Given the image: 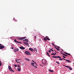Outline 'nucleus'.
Returning <instances> with one entry per match:
<instances>
[{
	"label": "nucleus",
	"mask_w": 74,
	"mask_h": 74,
	"mask_svg": "<svg viewBox=\"0 0 74 74\" xmlns=\"http://www.w3.org/2000/svg\"><path fill=\"white\" fill-rule=\"evenodd\" d=\"M25 53L26 54V55H31V54L30 53V52L28 51H25Z\"/></svg>",
	"instance_id": "1"
},
{
	"label": "nucleus",
	"mask_w": 74,
	"mask_h": 74,
	"mask_svg": "<svg viewBox=\"0 0 74 74\" xmlns=\"http://www.w3.org/2000/svg\"><path fill=\"white\" fill-rule=\"evenodd\" d=\"M5 47L3 45H2V44L0 43V49H3Z\"/></svg>",
	"instance_id": "2"
},
{
	"label": "nucleus",
	"mask_w": 74,
	"mask_h": 74,
	"mask_svg": "<svg viewBox=\"0 0 74 74\" xmlns=\"http://www.w3.org/2000/svg\"><path fill=\"white\" fill-rule=\"evenodd\" d=\"M8 68L10 71H13V73L14 72V71H13V70H12V68H11V67L10 66H9Z\"/></svg>",
	"instance_id": "3"
},
{
	"label": "nucleus",
	"mask_w": 74,
	"mask_h": 74,
	"mask_svg": "<svg viewBox=\"0 0 74 74\" xmlns=\"http://www.w3.org/2000/svg\"><path fill=\"white\" fill-rule=\"evenodd\" d=\"M64 66H65V67H66L69 68V69L70 70H73V69L72 68L70 67V66H65V65H64Z\"/></svg>",
	"instance_id": "4"
},
{
	"label": "nucleus",
	"mask_w": 74,
	"mask_h": 74,
	"mask_svg": "<svg viewBox=\"0 0 74 74\" xmlns=\"http://www.w3.org/2000/svg\"><path fill=\"white\" fill-rule=\"evenodd\" d=\"M14 52H18V51H19V49L18 48H15L13 50Z\"/></svg>",
	"instance_id": "5"
},
{
	"label": "nucleus",
	"mask_w": 74,
	"mask_h": 74,
	"mask_svg": "<svg viewBox=\"0 0 74 74\" xmlns=\"http://www.w3.org/2000/svg\"><path fill=\"white\" fill-rule=\"evenodd\" d=\"M24 44H25L27 46V47H29V44L28 43H27L26 42H23Z\"/></svg>",
	"instance_id": "6"
},
{
	"label": "nucleus",
	"mask_w": 74,
	"mask_h": 74,
	"mask_svg": "<svg viewBox=\"0 0 74 74\" xmlns=\"http://www.w3.org/2000/svg\"><path fill=\"white\" fill-rule=\"evenodd\" d=\"M25 38H26V37H22L20 38H18V39L19 40H23V39H25Z\"/></svg>",
	"instance_id": "7"
},
{
	"label": "nucleus",
	"mask_w": 74,
	"mask_h": 74,
	"mask_svg": "<svg viewBox=\"0 0 74 74\" xmlns=\"http://www.w3.org/2000/svg\"><path fill=\"white\" fill-rule=\"evenodd\" d=\"M20 48L21 49H22L23 50H24V49H25V47H21V46L20 47Z\"/></svg>",
	"instance_id": "8"
},
{
	"label": "nucleus",
	"mask_w": 74,
	"mask_h": 74,
	"mask_svg": "<svg viewBox=\"0 0 74 74\" xmlns=\"http://www.w3.org/2000/svg\"><path fill=\"white\" fill-rule=\"evenodd\" d=\"M29 50H30V51H32V52H33V51H34V52H35V51L33 50L32 48H29Z\"/></svg>",
	"instance_id": "9"
},
{
	"label": "nucleus",
	"mask_w": 74,
	"mask_h": 74,
	"mask_svg": "<svg viewBox=\"0 0 74 74\" xmlns=\"http://www.w3.org/2000/svg\"><path fill=\"white\" fill-rule=\"evenodd\" d=\"M66 60V62H68L69 63H71V61H70V60Z\"/></svg>",
	"instance_id": "10"
},
{
	"label": "nucleus",
	"mask_w": 74,
	"mask_h": 74,
	"mask_svg": "<svg viewBox=\"0 0 74 74\" xmlns=\"http://www.w3.org/2000/svg\"><path fill=\"white\" fill-rule=\"evenodd\" d=\"M31 65H32V66H34V64L33 62H31Z\"/></svg>",
	"instance_id": "11"
},
{
	"label": "nucleus",
	"mask_w": 74,
	"mask_h": 74,
	"mask_svg": "<svg viewBox=\"0 0 74 74\" xmlns=\"http://www.w3.org/2000/svg\"><path fill=\"white\" fill-rule=\"evenodd\" d=\"M47 37H48L46 36V38H47V40H49H49H50V39L49 38H48Z\"/></svg>",
	"instance_id": "12"
},
{
	"label": "nucleus",
	"mask_w": 74,
	"mask_h": 74,
	"mask_svg": "<svg viewBox=\"0 0 74 74\" xmlns=\"http://www.w3.org/2000/svg\"><path fill=\"white\" fill-rule=\"evenodd\" d=\"M25 41L27 42H29V40H28V39H25Z\"/></svg>",
	"instance_id": "13"
},
{
	"label": "nucleus",
	"mask_w": 74,
	"mask_h": 74,
	"mask_svg": "<svg viewBox=\"0 0 74 74\" xmlns=\"http://www.w3.org/2000/svg\"><path fill=\"white\" fill-rule=\"evenodd\" d=\"M56 49L57 51H60V49L58 48H57L55 46Z\"/></svg>",
	"instance_id": "14"
},
{
	"label": "nucleus",
	"mask_w": 74,
	"mask_h": 74,
	"mask_svg": "<svg viewBox=\"0 0 74 74\" xmlns=\"http://www.w3.org/2000/svg\"><path fill=\"white\" fill-rule=\"evenodd\" d=\"M49 71H50V72H51V73H52V72H53V71L52 70H49Z\"/></svg>",
	"instance_id": "15"
},
{
	"label": "nucleus",
	"mask_w": 74,
	"mask_h": 74,
	"mask_svg": "<svg viewBox=\"0 0 74 74\" xmlns=\"http://www.w3.org/2000/svg\"><path fill=\"white\" fill-rule=\"evenodd\" d=\"M52 58H55L56 59L57 58V56H53L52 57Z\"/></svg>",
	"instance_id": "16"
},
{
	"label": "nucleus",
	"mask_w": 74,
	"mask_h": 74,
	"mask_svg": "<svg viewBox=\"0 0 74 74\" xmlns=\"http://www.w3.org/2000/svg\"><path fill=\"white\" fill-rule=\"evenodd\" d=\"M43 40H44L45 41H47V39H46V38H43Z\"/></svg>",
	"instance_id": "17"
},
{
	"label": "nucleus",
	"mask_w": 74,
	"mask_h": 74,
	"mask_svg": "<svg viewBox=\"0 0 74 74\" xmlns=\"http://www.w3.org/2000/svg\"><path fill=\"white\" fill-rule=\"evenodd\" d=\"M51 55H54V56H55V54L53 53H51Z\"/></svg>",
	"instance_id": "18"
},
{
	"label": "nucleus",
	"mask_w": 74,
	"mask_h": 74,
	"mask_svg": "<svg viewBox=\"0 0 74 74\" xmlns=\"http://www.w3.org/2000/svg\"><path fill=\"white\" fill-rule=\"evenodd\" d=\"M17 70H18V71H21V69H19V68H17Z\"/></svg>",
	"instance_id": "19"
},
{
	"label": "nucleus",
	"mask_w": 74,
	"mask_h": 74,
	"mask_svg": "<svg viewBox=\"0 0 74 74\" xmlns=\"http://www.w3.org/2000/svg\"><path fill=\"white\" fill-rule=\"evenodd\" d=\"M57 58H61V57L60 56H57Z\"/></svg>",
	"instance_id": "20"
},
{
	"label": "nucleus",
	"mask_w": 74,
	"mask_h": 74,
	"mask_svg": "<svg viewBox=\"0 0 74 74\" xmlns=\"http://www.w3.org/2000/svg\"><path fill=\"white\" fill-rule=\"evenodd\" d=\"M44 62V63H45V65H46V64H47V61L45 60Z\"/></svg>",
	"instance_id": "21"
},
{
	"label": "nucleus",
	"mask_w": 74,
	"mask_h": 74,
	"mask_svg": "<svg viewBox=\"0 0 74 74\" xmlns=\"http://www.w3.org/2000/svg\"><path fill=\"white\" fill-rule=\"evenodd\" d=\"M42 62L43 64H44V65H45V63H44V62Z\"/></svg>",
	"instance_id": "22"
},
{
	"label": "nucleus",
	"mask_w": 74,
	"mask_h": 74,
	"mask_svg": "<svg viewBox=\"0 0 74 74\" xmlns=\"http://www.w3.org/2000/svg\"><path fill=\"white\" fill-rule=\"evenodd\" d=\"M34 49V50H35L36 51V52H37V49L36 48H35Z\"/></svg>",
	"instance_id": "23"
},
{
	"label": "nucleus",
	"mask_w": 74,
	"mask_h": 74,
	"mask_svg": "<svg viewBox=\"0 0 74 74\" xmlns=\"http://www.w3.org/2000/svg\"><path fill=\"white\" fill-rule=\"evenodd\" d=\"M46 55L47 56H48V55H49V53H48V52H47L46 53Z\"/></svg>",
	"instance_id": "24"
},
{
	"label": "nucleus",
	"mask_w": 74,
	"mask_h": 74,
	"mask_svg": "<svg viewBox=\"0 0 74 74\" xmlns=\"http://www.w3.org/2000/svg\"><path fill=\"white\" fill-rule=\"evenodd\" d=\"M59 60H63V59L61 58H59Z\"/></svg>",
	"instance_id": "25"
},
{
	"label": "nucleus",
	"mask_w": 74,
	"mask_h": 74,
	"mask_svg": "<svg viewBox=\"0 0 74 74\" xmlns=\"http://www.w3.org/2000/svg\"><path fill=\"white\" fill-rule=\"evenodd\" d=\"M17 43H18V44H22V42H18V41Z\"/></svg>",
	"instance_id": "26"
},
{
	"label": "nucleus",
	"mask_w": 74,
	"mask_h": 74,
	"mask_svg": "<svg viewBox=\"0 0 74 74\" xmlns=\"http://www.w3.org/2000/svg\"><path fill=\"white\" fill-rule=\"evenodd\" d=\"M14 66L16 67H17V65L16 64H14Z\"/></svg>",
	"instance_id": "27"
},
{
	"label": "nucleus",
	"mask_w": 74,
	"mask_h": 74,
	"mask_svg": "<svg viewBox=\"0 0 74 74\" xmlns=\"http://www.w3.org/2000/svg\"><path fill=\"white\" fill-rule=\"evenodd\" d=\"M34 40H36V36H35L34 37Z\"/></svg>",
	"instance_id": "28"
},
{
	"label": "nucleus",
	"mask_w": 74,
	"mask_h": 74,
	"mask_svg": "<svg viewBox=\"0 0 74 74\" xmlns=\"http://www.w3.org/2000/svg\"><path fill=\"white\" fill-rule=\"evenodd\" d=\"M50 50H51V51H53V52H54V51H53V50L52 49H50Z\"/></svg>",
	"instance_id": "29"
},
{
	"label": "nucleus",
	"mask_w": 74,
	"mask_h": 74,
	"mask_svg": "<svg viewBox=\"0 0 74 74\" xmlns=\"http://www.w3.org/2000/svg\"><path fill=\"white\" fill-rule=\"evenodd\" d=\"M56 63H58V64H60V63L58 62H56Z\"/></svg>",
	"instance_id": "30"
},
{
	"label": "nucleus",
	"mask_w": 74,
	"mask_h": 74,
	"mask_svg": "<svg viewBox=\"0 0 74 74\" xmlns=\"http://www.w3.org/2000/svg\"><path fill=\"white\" fill-rule=\"evenodd\" d=\"M2 64L1 63V61H0V66H1Z\"/></svg>",
	"instance_id": "31"
},
{
	"label": "nucleus",
	"mask_w": 74,
	"mask_h": 74,
	"mask_svg": "<svg viewBox=\"0 0 74 74\" xmlns=\"http://www.w3.org/2000/svg\"><path fill=\"white\" fill-rule=\"evenodd\" d=\"M34 67H35V68H37V66H33Z\"/></svg>",
	"instance_id": "32"
},
{
	"label": "nucleus",
	"mask_w": 74,
	"mask_h": 74,
	"mask_svg": "<svg viewBox=\"0 0 74 74\" xmlns=\"http://www.w3.org/2000/svg\"><path fill=\"white\" fill-rule=\"evenodd\" d=\"M62 56L64 58H66V57L64 56Z\"/></svg>",
	"instance_id": "33"
},
{
	"label": "nucleus",
	"mask_w": 74,
	"mask_h": 74,
	"mask_svg": "<svg viewBox=\"0 0 74 74\" xmlns=\"http://www.w3.org/2000/svg\"><path fill=\"white\" fill-rule=\"evenodd\" d=\"M34 63L35 64H36V66H37V64L36 63V62H35Z\"/></svg>",
	"instance_id": "34"
},
{
	"label": "nucleus",
	"mask_w": 74,
	"mask_h": 74,
	"mask_svg": "<svg viewBox=\"0 0 74 74\" xmlns=\"http://www.w3.org/2000/svg\"><path fill=\"white\" fill-rule=\"evenodd\" d=\"M65 54H66V55H68V53H67L66 52H65Z\"/></svg>",
	"instance_id": "35"
},
{
	"label": "nucleus",
	"mask_w": 74,
	"mask_h": 74,
	"mask_svg": "<svg viewBox=\"0 0 74 74\" xmlns=\"http://www.w3.org/2000/svg\"><path fill=\"white\" fill-rule=\"evenodd\" d=\"M48 52L49 53H51V50H49L48 51Z\"/></svg>",
	"instance_id": "36"
},
{
	"label": "nucleus",
	"mask_w": 74,
	"mask_h": 74,
	"mask_svg": "<svg viewBox=\"0 0 74 74\" xmlns=\"http://www.w3.org/2000/svg\"><path fill=\"white\" fill-rule=\"evenodd\" d=\"M16 40L15 39L14 40V42H16Z\"/></svg>",
	"instance_id": "37"
},
{
	"label": "nucleus",
	"mask_w": 74,
	"mask_h": 74,
	"mask_svg": "<svg viewBox=\"0 0 74 74\" xmlns=\"http://www.w3.org/2000/svg\"><path fill=\"white\" fill-rule=\"evenodd\" d=\"M64 56H68L67 55H66V54H64Z\"/></svg>",
	"instance_id": "38"
},
{
	"label": "nucleus",
	"mask_w": 74,
	"mask_h": 74,
	"mask_svg": "<svg viewBox=\"0 0 74 74\" xmlns=\"http://www.w3.org/2000/svg\"><path fill=\"white\" fill-rule=\"evenodd\" d=\"M17 60H16V62H17V63H19V62H18V61H17Z\"/></svg>",
	"instance_id": "39"
},
{
	"label": "nucleus",
	"mask_w": 74,
	"mask_h": 74,
	"mask_svg": "<svg viewBox=\"0 0 74 74\" xmlns=\"http://www.w3.org/2000/svg\"><path fill=\"white\" fill-rule=\"evenodd\" d=\"M61 54H62V55H64V54L63 53H61Z\"/></svg>",
	"instance_id": "40"
},
{
	"label": "nucleus",
	"mask_w": 74,
	"mask_h": 74,
	"mask_svg": "<svg viewBox=\"0 0 74 74\" xmlns=\"http://www.w3.org/2000/svg\"><path fill=\"white\" fill-rule=\"evenodd\" d=\"M27 59H28V58H25V60H27Z\"/></svg>",
	"instance_id": "41"
},
{
	"label": "nucleus",
	"mask_w": 74,
	"mask_h": 74,
	"mask_svg": "<svg viewBox=\"0 0 74 74\" xmlns=\"http://www.w3.org/2000/svg\"><path fill=\"white\" fill-rule=\"evenodd\" d=\"M68 55H71V54H70V53H68Z\"/></svg>",
	"instance_id": "42"
},
{
	"label": "nucleus",
	"mask_w": 74,
	"mask_h": 74,
	"mask_svg": "<svg viewBox=\"0 0 74 74\" xmlns=\"http://www.w3.org/2000/svg\"><path fill=\"white\" fill-rule=\"evenodd\" d=\"M14 21H15V22L17 21V20H16V19L14 20Z\"/></svg>",
	"instance_id": "43"
},
{
	"label": "nucleus",
	"mask_w": 74,
	"mask_h": 74,
	"mask_svg": "<svg viewBox=\"0 0 74 74\" xmlns=\"http://www.w3.org/2000/svg\"><path fill=\"white\" fill-rule=\"evenodd\" d=\"M52 45H53V46H55V45H54V44H53V43H52Z\"/></svg>",
	"instance_id": "44"
},
{
	"label": "nucleus",
	"mask_w": 74,
	"mask_h": 74,
	"mask_svg": "<svg viewBox=\"0 0 74 74\" xmlns=\"http://www.w3.org/2000/svg\"><path fill=\"white\" fill-rule=\"evenodd\" d=\"M32 62H34V63L35 62H34V60H32Z\"/></svg>",
	"instance_id": "45"
},
{
	"label": "nucleus",
	"mask_w": 74,
	"mask_h": 74,
	"mask_svg": "<svg viewBox=\"0 0 74 74\" xmlns=\"http://www.w3.org/2000/svg\"><path fill=\"white\" fill-rule=\"evenodd\" d=\"M18 41H16L15 42H16L17 43H18Z\"/></svg>",
	"instance_id": "46"
},
{
	"label": "nucleus",
	"mask_w": 74,
	"mask_h": 74,
	"mask_svg": "<svg viewBox=\"0 0 74 74\" xmlns=\"http://www.w3.org/2000/svg\"><path fill=\"white\" fill-rule=\"evenodd\" d=\"M12 49H14V47H12Z\"/></svg>",
	"instance_id": "47"
},
{
	"label": "nucleus",
	"mask_w": 74,
	"mask_h": 74,
	"mask_svg": "<svg viewBox=\"0 0 74 74\" xmlns=\"http://www.w3.org/2000/svg\"><path fill=\"white\" fill-rule=\"evenodd\" d=\"M48 56H49V57H50V56L49 55V54Z\"/></svg>",
	"instance_id": "48"
},
{
	"label": "nucleus",
	"mask_w": 74,
	"mask_h": 74,
	"mask_svg": "<svg viewBox=\"0 0 74 74\" xmlns=\"http://www.w3.org/2000/svg\"><path fill=\"white\" fill-rule=\"evenodd\" d=\"M27 60H28V61H30V60H29V59H27Z\"/></svg>",
	"instance_id": "49"
},
{
	"label": "nucleus",
	"mask_w": 74,
	"mask_h": 74,
	"mask_svg": "<svg viewBox=\"0 0 74 74\" xmlns=\"http://www.w3.org/2000/svg\"><path fill=\"white\" fill-rule=\"evenodd\" d=\"M17 60H20V59H17Z\"/></svg>",
	"instance_id": "50"
},
{
	"label": "nucleus",
	"mask_w": 74,
	"mask_h": 74,
	"mask_svg": "<svg viewBox=\"0 0 74 74\" xmlns=\"http://www.w3.org/2000/svg\"><path fill=\"white\" fill-rule=\"evenodd\" d=\"M17 66L18 67H19V65H18Z\"/></svg>",
	"instance_id": "51"
},
{
	"label": "nucleus",
	"mask_w": 74,
	"mask_h": 74,
	"mask_svg": "<svg viewBox=\"0 0 74 74\" xmlns=\"http://www.w3.org/2000/svg\"><path fill=\"white\" fill-rule=\"evenodd\" d=\"M55 55H56V53H55Z\"/></svg>",
	"instance_id": "52"
},
{
	"label": "nucleus",
	"mask_w": 74,
	"mask_h": 74,
	"mask_svg": "<svg viewBox=\"0 0 74 74\" xmlns=\"http://www.w3.org/2000/svg\"><path fill=\"white\" fill-rule=\"evenodd\" d=\"M23 41H25V39L23 40Z\"/></svg>",
	"instance_id": "53"
},
{
	"label": "nucleus",
	"mask_w": 74,
	"mask_h": 74,
	"mask_svg": "<svg viewBox=\"0 0 74 74\" xmlns=\"http://www.w3.org/2000/svg\"><path fill=\"white\" fill-rule=\"evenodd\" d=\"M40 66H42V67L43 66L42 65H40Z\"/></svg>",
	"instance_id": "54"
},
{
	"label": "nucleus",
	"mask_w": 74,
	"mask_h": 74,
	"mask_svg": "<svg viewBox=\"0 0 74 74\" xmlns=\"http://www.w3.org/2000/svg\"><path fill=\"white\" fill-rule=\"evenodd\" d=\"M64 60H66L64 58Z\"/></svg>",
	"instance_id": "55"
},
{
	"label": "nucleus",
	"mask_w": 74,
	"mask_h": 74,
	"mask_svg": "<svg viewBox=\"0 0 74 74\" xmlns=\"http://www.w3.org/2000/svg\"><path fill=\"white\" fill-rule=\"evenodd\" d=\"M19 69H21V66H20V67H19Z\"/></svg>",
	"instance_id": "56"
},
{
	"label": "nucleus",
	"mask_w": 74,
	"mask_h": 74,
	"mask_svg": "<svg viewBox=\"0 0 74 74\" xmlns=\"http://www.w3.org/2000/svg\"><path fill=\"white\" fill-rule=\"evenodd\" d=\"M39 41H41V40L40 39H39Z\"/></svg>",
	"instance_id": "57"
},
{
	"label": "nucleus",
	"mask_w": 74,
	"mask_h": 74,
	"mask_svg": "<svg viewBox=\"0 0 74 74\" xmlns=\"http://www.w3.org/2000/svg\"><path fill=\"white\" fill-rule=\"evenodd\" d=\"M55 51H56V52L57 53V52H56V51L55 50H54Z\"/></svg>",
	"instance_id": "58"
},
{
	"label": "nucleus",
	"mask_w": 74,
	"mask_h": 74,
	"mask_svg": "<svg viewBox=\"0 0 74 74\" xmlns=\"http://www.w3.org/2000/svg\"><path fill=\"white\" fill-rule=\"evenodd\" d=\"M58 48H59V47H58Z\"/></svg>",
	"instance_id": "59"
},
{
	"label": "nucleus",
	"mask_w": 74,
	"mask_h": 74,
	"mask_svg": "<svg viewBox=\"0 0 74 74\" xmlns=\"http://www.w3.org/2000/svg\"><path fill=\"white\" fill-rule=\"evenodd\" d=\"M64 58H62V59H64Z\"/></svg>",
	"instance_id": "60"
},
{
	"label": "nucleus",
	"mask_w": 74,
	"mask_h": 74,
	"mask_svg": "<svg viewBox=\"0 0 74 74\" xmlns=\"http://www.w3.org/2000/svg\"><path fill=\"white\" fill-rule=\"evenodd\" d=\"M62 51H63V50H62Z\"/></svg>",
	"instance_id": "61"
},
{
	"label": "nucleus",
	"mask_w": 74,
	"mask_h": 74,
	"mask_svg": "<svg viewBox=\"0 0 74 74\" xmlns=\"http://www.w3.org/2000/svg\"><path fill=\"white\" fill-rule=\"evenodd\" d=\"M64 53H65V52H64Z\"/></svg>",
	"instance_id": "62"
}]
</instances>
